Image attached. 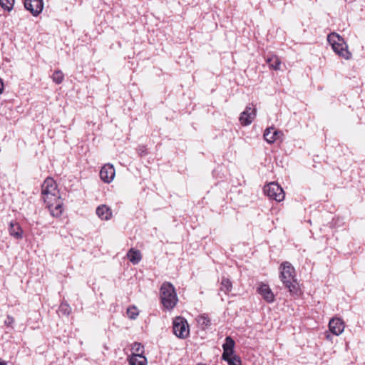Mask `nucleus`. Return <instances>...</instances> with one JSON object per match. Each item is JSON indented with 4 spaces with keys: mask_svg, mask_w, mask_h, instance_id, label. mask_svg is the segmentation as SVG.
Here are the masks:
<instances>
[{
    "mask_svg": "<svg viewBox=\"0 0 365 365\" xmlns=\"http://www.w3.org/2000/svg\"><path fill=\"white\" fill-rule=\"evenodd\" d=\"M96 214L101 220H108L112 216V211L107 205H101L96 208Z\"/></svg>",
    "mask_w": 365,
    "mask_h": 365,
    "instance_id": "15",
    "label": "nucleus"
},
{
    "mask_svg": "<svg viewBox=\"0 0 365 365\" xmlns=\"http://www.w3.org/2000/svg\"><path fill=\"white\" fill-rule=\"evenodd\" d=\"M0 365H7V363L5 361L1 360L0 358Z\"/></svg>",
    "mask_w": 365,
    "mask_h": 365,
    "instance_id": "33",
    "label": "nucleus"
},
{
    "mask_svg": "<svg viewBox=\"0 0 365 365\" xmlns=\"http://www.w3.org/2000/svg\"><path fill=\"white\" fill-rule=\"evenodd\" d=\"M329 329L332 334L339 336L344 329L343 320L339 318H332L329 321Z\"/></svg>",
    "mask_w": 365,
    "mask_h": 365,
    "instance_id": "10",
    "label": "nucleus"
},
{
    "mask_svg": "<svg viewBox=\"0 0 365 365\" xmlns=\"http://www.w3.org/2000/svg\"><path fill=\"white\" fill-rule=\"evenodd\" d=\"M59 192L57 190V184L52 178H47L41 185V195L43 200H53L59 197Z\"/></svg>",
    "mask_w": 365,
    "mask_h": 365,
    "instance_id": "3",
    "label": "nucleus"
},
{
    "mask_svg": "<svg viewBox=\"0 0 365 365\" xmlns=\"http://www.w3.org/2000/svg\"><path fill=\"white\" fill-rule=\"evenodd\" d=\"M197 323L202 327V329H205L211 325L210 318L205 314L201 315L198 317Z\"/></svg>",
    "mask_w": 365,
    "mask_h": 365,
    "instance_id": "23",
    "label": "nucleus"
},
{
    "mask_svg": "<svg viewBox=\"0 0 365 365\" xmlns=\"http://www.w3.org/2000/svg\"><path fill=\"white\" fill-rule=\"evenodd\" d=\"M115 177V169L113 165L106 164L103 165L100 170L101 179L106 183H109L113 181Z\"/></svg>",
    "mask_w": 365,
    "mask_h": 365,
    "instance_id": "9",
    "label": "nucleus"
},
{
    "mask_svg": "<svg viewBox=\"0 0 365 365\" xmlns=\"http://www.w3.org/2000/svg\"><path fill=\"white\" fill-rule=\"evenodd\" d=\"M264 299H266V301L268 302V303H273L275 300V298H264Z\"/></svg>",
    "mask_w": 365,
    "mask_h": 365,
    "instance_id": "32",
    "label": "nucleus"
},
{
    "mask_svg": "<svg viewBox=\"0 0 365 365\" xmlns=\"http://www.w3.org/2000/svg\"><path fill=\"white\" fill-rule=\"evenodd\" d=\"M24 5L34 16H37L41 13L43 8V0H24Z\"/></svg>",
    "mask_w": 365,
    "mask_h": 365,
    "instance_id": "7",
    "label": "nucleus"
},
{
    "mask_svg": "<svg viewBox=\"0 0 365 365\" xmlns=\"http://www.w3.org/2000/svg\"><path fill=\"white\" fill-rule=\"evenodd\" d=\"M327 40L337 55L346 60L351 58V53L349 51L348 46L341 36L334 32L328 35Z\"/></svg>",
    "mask_w": 365,
    "mask_h": 365,
    "instance_id": "2",
    "label": "nucleus"
},
{
    "mask_svg": "<svg viewBox=\"0 0 365 365\" xmlns=\"http://www.w3.org/2000/svg\"><path fill=\"white\" fill-rule=\"evenodd\" d=\"M232 287V284L231 281L228 278L223 277L220 283V291L223 292L225 294H228Z\"/></svg>",
    "mask_w": 365,
    "mask_h": 365,
    "instance_id": "21",
    "label": "nucleus"
},
{
    "mask_svg": "<svg viewBox=\"0 0 365 365\" xmlns=\"http://www.w3.org/2000/svg\"><path fill=\"white\" fill-rule=\"evenodd\" d=\"M279 277L285 288H287L290 294L300 296L302 294V289L299 282L295 278V270L294 267L289 262H284L280 265Z\"/></svg>",
    "mask_w": 365,
    "mask_h": 365,
    "instance_id": "1",
    "label": "nucleus"
},
{
    "mask_svg": "<svg viewBox=\"0 0 365 365\" xmlns=\"http://www.w3.org/2000/svg\"><path fill=\"white\" fill-rule=\"evenodd\" d=\"M160 297H177L175 289L174 286L168 282H165L160 287Z\"/></svg>",
    "mask_w": 365,
    "mask_h": 365,
    "instance_id": "11",
    "label": "nucleus"
},
{
    "mask_svg": "<svg viewBox=\"0 0 365 365\" xmlns=\"http://www.w3.org/2000/svg\"><path fill=\"white\" fill-rule=\"evenodd\" d=\"M161 303L165 310L173 309L178 302V298H160Z\"/></svg>",
    "mask_w": 365,
    "mask_h": 365,
    "instance_id": "20",
    "label": "nucleus"
},
{
    "mask_svg": "<svg viewBox=\"0 0 365 365\" xmlns=\"http://www.w3.org/2000/svg\"><path fill=\"white\" fill-rule=\"evenodd\" d=\"M14 0H0V6L8 11H10L14 6Z\"/></svg>",
    "mask_w": 365,
    "mask_h": 365,
    "instance_id": "27",
    "label": "nucleus"
},
{
    "mask_svg": "<svg viewBox=\"0 0 365 365\" xmlns=\"http://www.w3.org/2000/svg\"><path fill=\"white\" fill-rule=\"evenodd\" d=\"M281 134L282 133L277 130L275 128L270 127L264 130V138L268 143L272 144L275 142V140L279 138V135Z\"/></svg>",
    "mask_w": 365,
    "mask_h": 365,
    "instance_id": "12",
    "label": "nucleus"
},
{
    "mask_svg": "<svg viewBox=\"0 0 365 365\" xmlns=\"http://www.w3.org/2000/svg\"><path fill=\"white\" fill-rule=\"evenodd\" d=\"M266 62L268 64L269 68H272L274 71L280 70L282 62L277 56L271 55L270 56H267Z\"/></svg>",
    "mask_w": 365,
    "mask_h": 365,
    "instance_id": "19",
    "label": "nucleus"
},
{
    "mask_svg": "<svg viewBox=\"0 0 365 365\" xmlns=\"http://www.w3.org/2000/svg\"><path fill=\"white\" fill-rule=\"evenodd\" d=\"M44 202L46 204L51 215L53 217H60L63 211V200L61 197L54 198L53 200H46Z\"/></svg>",
    "mask_w": 365,
    "mask_h": 365,
    "instance_id": "6",
    "label": "nucleus"
},
{
    "mask_svg": "<svg viewBox=\"0 0 365 365\" xmlns=\"http://www.w3.org/2000/svg\"><path fill=\"white\" fill-rule=\"evenodd\" d=\"M174 334L180 339H185L189 336L190 329L187 320L182 317H177L173 322Z\"/></svg>",
    "mask_w": 365,
    "mask_h": 365,
    "instance_id": "4",
    "label": "nucleus"
},
{
    "mask_svg": "<svg viewBox=\"0 0 365 365\" xmlns=\"http://www.w3.org/2000/svg\"><path fill=\"white\" fill-rule=\"evenodd\" d=\"M256 116V109L252 106H247L245 110L241 113L239 118L240 123L243 126L249 125L252 123Z\"/></svg>",
    "mask_w": 365,
    "mask_h": 365,
    "instance_id": "8",
    "label": "nucleus"
},
{
    "mask_svg": "<svg viewBox=\"0 0 365 365\" xmlns=\"http://www.w3.org/2000/svg\"><path fill=\"white\" fill-rule=\"evenodd\" d=\"M71 308L70 305L66 302L63 301L59 306L58 312L68 316L71 313Z\"/></svg>",
    "mask_w": 365,
    "mask_h": 365,
    "instance_id": "25",
    "label": "nucleus"
},
{
    "mask_svg": "<svg viewBox=\"0 0 365 365\" xmlns=\"http://www.w3.org/2000/svg\"><path fill=\"white\" fill-rule=\"evenodd\" d=\"M132 349L135 351L133 354H144V346L141 343L135 342L133 344Z\"/></svg>",
    "mask_w": 365,
    "mask_h": 365,
    "instance_id": "28",
    "label": "nucleus"
},
{
    "mask_svg": "<svg viewBox=\"0 0 365 365\" xmlns=\"http://www.w3.org/2000/svg\"><path fill=\"white\" fill-rule=\"evenodd\" d=\"M127 257L133 264H138L142 259V255L140 250L130 248L127 253Z\"/></svg>",
    "mask_w": 365,
    "mask_h": 365,
    "instance_id": "18",
    "label": "nucleus"
},
{
    "mask_svg": "<svg viewBox=\"0 0 365 365\" xmlns=\"http://www.w3.org/2000/svg\"><path fill=\"white\" fill-rule=\"evenodd\" d=\"M9 234L16 240L22 239L23 230L16 222L11 221L9 227Z\"/></svg>",
    "mask_w": 365,
    "mask_h": 365,
    "instance_id": "13",
    "label": "nucleus"
},
{
    "mask_svg": "<svg viewBox=\"0 0 365 365\" xmlns=\"http://www.w3.org/2000/svg\"><path fill=\"white\" fill-rule=\"evenodd\" d=\"M221 359L226 361L228 365H242L241 358L235 353L222 355Z\"/></svg>",
    "mask_w": 365,
    "mask_h": 365,
    "instance_id": "17",
    "label": "nucleus"
},
{
    "mask_svg": "<svg viewBox=\"0 0 365 365\" xmlns=\"http://www.w3.org/2000/svg\"><path fill=\"white\" fill-rule=\"evenodd\" d=\"M51 77L53 82H55L56 84H60L64 79V74L61 70H56L53 72Z\"/></svg>",
    "mask_w": 365,
    "mask_h": 365,
    "instance_id": "24",
    "label": "nucleus"
},
{
    "mask_svg": "<svg viewBox=\"0 0 365 365\" xmlns=\"http://www.w3.org/2000/svg\"><path fill=\"white\" fill-rule=\"evenodd\" d=\"M137 150L140 156H145L148 154V149L145 145L138 146Z\"/></svg>",
    "mask_w": 365,
    "mask_h": 365,
    "instance_id": "29",
    "label": "nucleus"
},
{
    "mask_svg": "<svg viewBox=\"0 0 365 365\" xmlns=\"http://www.w3.org/2000/svg\"><path fill=\"white\" fill-rule=\"evenodd\" d=\"M4 91V83L2 79L0 78V94L2 93Z\"/></svg>",
    "mask_w": 365,
    "mask_h": 365,
    "instance_id": "31",
    "label": "nucleus"
},
{
    "mask_svg": "<svg viewBox=\"0 0 365 365\" xmlns=\"http://www.w3.org/2000/svg\"><path fill=\"white\" fill-rule=\"evenodd\" d=\"M128 362L130 365H147V359L140 354H133L129 359Z\"/></svg>",
    "mask_w": 365,
    "mask_h": 365,
    "instance_id": "16",
    "label": "nucleus"
},
{
    "mask_svg": "<svg viewBox=\"0 0 365 365\" xmlns=\"http://www.w3.org/2000/svg\"><path fill=\"white\" fill-rule=\"evenodd\" d=\"M222 346L223 349L222 355L235 353V341L230 336H227L225 337V342Z\"/></svg>",
    "mask_w": 365,
    "mask_h": 365,
    "instance_id": "14",
    "label": "nucleus"
},
{
    "mask_svg": "<svg viewBox=\"0 0 365 365\" xmlns=\"http://www.w3.org/2000/svg\"><path fill=\"white\" fill-rule=\"evenodd\" d=\"M257 293L262 297H267L268 294H271V297H274V295L272 293L271 289L268 284L261 283L257 287Z\"/></svg>",
    "mask_w": 365,
    "mask_h": 365,
    "instance_id": "22",
    "label": "nucleus"
},
{
    "mask_svg": "<svg viewBox=\"0 0 365 365\" xmlns=\"http://www.w3.org/2000/svg\"><path fill=\"white\" fill-rule=\"evenodd\" d=\"M126 313L130 319H135L139 314V312L138 311L136 307L130 306L128 307Z\"/></svg>",
    "mask_w": 365,
    "mask_h": 365,
    "instance_id": "26",
    "label": "nucleus"
},
{
    "mask_svg": "<svg viewBox=\"0 0 365 365\" xmlns=\"http://www.w3.org/2000/svg\"><path fill=\"white\" fill-rule=\"evenodd\" d=\"M264 192L269 198L277 202H281L284 199V192L278 183H269L264 187Z\"/></svg>",
    "mask_w": 365,
    "mask_h": 365,
    "instance_id": "5",
    "label": "nucleus"
},
{
    "mask_svg": "<svg viewBox=\"0 0 365 365\" xmlns=\"http://www.w3.org/2000/svg\"><path fill=\"white\" fill-rule=\"evenodd\" d=\"M14 322V319L10 315H8L6 319L4 321V324L6 327H11Z\"/></svg>",
    "mask_w": 365,
    "mask_h": 365,
    "instance_id": "30",
    "label": "nucleus"
}]
</instances>
